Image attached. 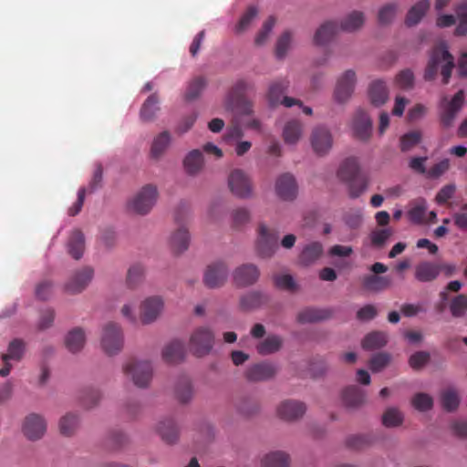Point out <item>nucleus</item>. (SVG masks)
I'll use <instances>...</instances> for the list:
<instances>
[{"label": "nucleus", "mask_w": 467, "mask_h": 467, "mask_svg": "<svg viewBox=\"0 0 467 467\" xmlns=\"http://www.w3.org/2000/svg\"><path fill=\"white\" fill-rule=\"evenodd\" d=\"M440 67L442 83L448 84L454 67V57L449 52L444 42H441L432 48L425 68L424 79L428 81L433 80L438 74Z\"/></svg>", "instance_id": "obj_1"}, {"label": "nucleus", "mask_w": 467, "mask_h": 467, "mask_svg": "<svg viewBox=\"0 0 467 467\" xmlns=\"http://www.w3.org/2000/svg\"><path fill=\"white\" fill-rule=\"evenodd\" d=\"M122 369L125 376L138 388H148L152 379L153 369L148 361L130 359Z\"/></svg>", "instance_id": "obj_2"}, {"label": "nucleus", "mask_w": 467, "mask_h": 467, "mask_svg": "<svg viewBox=\"0 0 467 467\" xmlns=\"http://www.w3.org/2000/svg\"><path fill=\"white\" fill-rule=\"evenodd\" d=\"M101 348L109 356L117 355L123 348V333L120 327L109 322L103 327Z\"/></svg>", "instance_id": "obj_3"}, {"label": "nucleus", "mask_w": 467, "mask_h": 467, "mask_svg": "<svg viewBox=\"0 0 467 467\" xmlns=\"http://www.w3.org/2000/svg\"><path fill=\"white\" fill-rule=\"evenodd\" d=\"M157 197V188L148 184L129 202V209L138 214H147L154 206Z\"/></svg>", "instance_id": "obj_4"}, {"label": "nucleus", "mask_w": 467, "mask_h": 467, "mask_svg": "<svg viewBox=\"0 0 467 467\" xmlns=\"http://www.w3.org/2000/svg\"><path fill=\"white\" fill-rule=\"evenodd\" d=\"M214 337L207 327H198L190 337V351L196 357L202 358L208 355L213 347Z\"/></svg>", "instance_id": "obj_5"}, {"label": "nucleus", "mask_w": 467, "mask_h": 467, "mask_svg": "<svg viewBox=\"0 0 467 467\" xmlns=\"http://www.w3.org/2000/svg\"><path fill=\"white\" fill-rule=\"evenodd\" d=\"M278 235L275 231L261 223L258 228L257 252L263 258L271 257L278 247Z\"/></svg>", "instance_id": "obj_6"}, {"label": "nucleus", "mask_w": 467, "mask_h": 467, "mask_svg": "<svg viewBox=\"0 0 467 467\" xmlns=\"http://www.w3.org/2000/svg\"><path fill=\"white\" fill-rule=\"evenodd\" d=\"M464 102L463 90H459L453 98L447 101L444 98L441 102V123L443 127L449 128L452 125L457 113L461 110Z\"/></svg>", "instance_id": "obj_7"}, {"label": "nucleus", "mask_w": 467, "mask_h": 467, "mask_svg": "<svg viewBox=\"0 0 467 467\" xmlns=\"http://www.w3.org/2000/svg\"><path fill=\"white\" fill-rule=\"evenodd\" d=\"M93 275L94 271L89 266L75 271L65 283V291L70 295L81 293L88 287Z\"/></svg>", "instance_id": "obj_8"}, {"label": "nucleus", "mask_w": 467, "mask_h": 467, "mask_svg": "<svg viewBox=\"0 0 467 467\" xmlns=\"http://www.w3.org/2000/svg\"><path fill=\"white\" fill-rule=\"evenodd\" d=\"M288 88V81L281 79L273 82L268 90V101L271 106L284 105L286 108H291L294 105L301 106V101L296 99H293L287 96H284V93Z\"/></svg>", "instance_id": "obj_9"}, {"label": "nucleus", "mask_w": 467, "mask_h": 467, "mask_svg": "<svg viewBox=\"0 0 467 467\" xmlns=\"http://www.w3.org/2000/svg\"><path fill=\"white\" fill-rule=\"evenodd\" d=\"M22 431L30 441L40 440L47 431V421L42 415L30 413L23 421Z\"/></svg>", "instance_id": "obj_10"}, {"label": "nucleus", "mask_w": 467, "mask_h": 467, "mask_svg": "<svg viewBox=\"0 0 467 467\" xmlns=\"http://www.w3.org/2000/svg\"><path fill=\"white\" fill-rule=\"evenodd\" d=\"M229 269L223 262L209 265L203 275V283L209 288L223 286L228 277Z\"/></svg>", "instance_id": "obj_11"}, {"label": "nucleus", "mask_w": 467, "mask_h": 467, "mask_svg": "<svg viewBox=\"0 0 467 467\" xmlns=\"http://www.w3.org/2000/svg\"><path fill=\"white\" fill-rule=\"evenodd\" d=\"M231 192L240 198H249L252 195V184L249 177L239 169L234 170L228 178Z\"/></svg>", "instance_id": "obj_12"}, {"label": "nucleus", "mask_w": 467, "mask_h": 467, "mask_svg": "<svg viewBox=\"0 0 467 467\" xmlns=\"http://www.w3.org/2000/svg\"><path fill=\"white\" fill-rule=\"evenodd\" d=\"M356 73L346 70L337 79L334 96L337 102H346L352 95L356 85Z\"/></svg>", "instance_id": "obj_13"}, {"label": "nucleus", "mask_w": 467, "mask_h": 467, "mask_svg": "<svg viewBox=\"0 0 467 467\" xmlns=\"http://www.w3.org/2000/svg\"><path fill=\"white\" fill-rule=\"evenodd\" d=\"M306 406L303 401L296 400H286L277 407L278 416L285 420H296L304 416Z\"/></svg>", "instance_id": "obj_14"}, {"label": "nucleus", "mask_w": 467, "mask_h": 467, "mask_svg": "<svg viewBox=\"0 0 467 467\" xmlns=\"http://www.w3.org/2000/svg\"><path fill=\"white\" fill-rule=\"evenodd\" d=\"M311 145L317 155L323 156L327 154L333 145L330 131L324 127L316 128L311 135Z\"/></svg>", "instance_id": "obj_15"}, {"label": "nucleus", "mask_w": 467, "mask_h": 467, "mask_svg": "<svg viewBox=\"0 0 467 467\" xmlns=\"http://www.w3.org/2000/svg\"><path fill=\"white\" fill-rule=\"evenodd\" d=\"M259 275L260 272L256 265L244 264L234 270L233 278L237 286L245 287L254 284Z\"/></svg>", "instance_id": "obj_16"}, {"label": "nucleus", "mask_w": 467, "mask_h": 467, "mask_svg": "<svg viewBox=\"0 0 467 467\" xmlns=\"http://www.w3.org/2000/svg\"><path fill=\"white\" fill-rule=\"evenodd\" d=\"M25 344L21 339H14L9 343L7 353L2 355V359L5 363L4 367L0 369V376L6 377L9 375L12 368L10 360L19 361L24 354Z\"/></svg>", "instance_id": "obj_17"}, {"label": "nucleus", "mask_w": 467, "mask_h": 467, "mask_svg": "<svg viewBox=\"0 0 467 467\" xmlns=\"http://www.w3.org/2000/svg\"><path fill=\"white\" fill-rule=\"evenodd\" d=\"M275 191L282 200H294L297 194V185L294 176L290 173H284L279 176L275 182Z\"/></svg>", "instance_id": "obj_18"}, {"label": "nucleus", "mask_w": 467, "mask_h": 467, "mask_svg": "<svg viewBox=\"0 0 467 467\" xmlns=\"http://www.w3.org/2000/svg\"><path fill=\"white\" fill-rule=\"evenodd\" d=\"M353 130L355 137L362 141H367L371 136L372 121L364 110H358L353 119Z\"/></svg>", "instance_id": "obj_19"}, {"label": "nucleus", "mask_w": 467, "mask_h": 467, "mask_svg": "<svg viewBox=\"0 0 467 467\" xmlns=\"http://www.w3.org/2000/svg\"><path fill=\"white\" fill-rule=\"evenodd\" d=\"M163 307V302L159 296H150L143 301L140 306V320L150 324L156 320Z\"/></svg>", "instance_id": "obj_20"}, {"label": "nucleus", "mask_w": 467, "mask_h": 467, "mask_svg": "<svg viewBox=\"0 0 467 467\" xmlns=\"http://www.w3.org/2000/svg\"><path fill=\"white\" fill-rule=\"evenodd\" d=\"M276 373L275 367L269 362H261L249 367L245 376L250 381H263L272 379Z\"/></svg>", "instance_id": "obj_21"}, {"label": "nucleus", "mask_w": 467, "mask_h": 467, "mask_svg": "<svg viewBox=\"0 0 467 467\" xmlns=\"http://www.w3.org/2000/svg\"><path fill=\"white\" fill-rule=\"evenodd\" d=\"M157 433L167 444H174L179 440L180 429L173 419H164L157 425Z\"/></svg>", "instance_id": "obj_22"}, {"label": "nucleus", "mask_w": 467, "mask_h": 467, "mask_svg": "<svg viewBox=\"0 0 467 467\" xmlns=\"http://www.w3.org/2000/svg\"><path fill=\"white\" fill-rule=\"evenodd\" d=\"M441 273L439 265L423 261L415 266L414 276L421 283H429L434 281Z\"/></svg>", "instance_id": "obj_23"}, {"label": "nucleus", "mask_w": 467, "mask_h": 467, "mask_svg": "<svg viewBox=\"0 0 467 467\" xmlns=\"http://www.w3.org/2000/svg\"><path fill=\"white\" fill-rule=\"evenodd\" d=\"M361 173L359 163L354 157L344 160L337 171V178L344 183Z\"/></svg>", "instance_id": "obj_24"}, {"label": "nucleus", "mask_w": 467, "mask_h": 467, "mask_svg": "<svg viewBox=\"0 0 467 467\" xmlns=\"http://www.w3.org/2000/svg\"><path fill=\"white\" fill-rule=\"evenodd\" d=\"M368 97L373 106L384 105L389 99V89L386 83L380 79L372 81L368 88Z\"/></svg>", "instance_id": "obj_25"}, {"label": "nucleus", "mask_w": 467, "mask_h": 467, "mask_svg": "<svg viewBox=\"0 0 467 467\" xmlns=\"http://www.w3.org/2000/svg\"><path fill=\"white\" fill-rule=\"evenodd\" d=\"M86 343V333L81 327H74L65 337L67 349L75 354L82 350Z\"/></svg>", "instance_id": "obj_26"}, {"label": "nucleus", "mask_w": 467, "mask_h": 467, "mask_svg": "<svg viewBox=\"0 0 467 467\" xmlns=\"http://www.w3.org/2000/svg\"><path fill=\"white\" fill-rule=\"evenodd\" d=\"M184 357L185 348L183 343L180 340L171 341L162 350L163 360L170 364L181 362Z\"/></svg>", "instance_id": "obj_27"}, {"label": "nucleus", "mask_w": 467, "mask_h": 467, "mask_svg": "<svg viewBox=\"0 0 467 467\" xmlns=\"http://www.w3.org/2000/svg\"><path fill=\"white\" fill-rule=\"evenodd\" d=\"M171 141V137L169 131L165 130L154 137L150 155L153 160H160L169 148Z\"/></svg>", "instance_id": "obj_28"}, {"label": "nucleus", "mask_w": 467, "mask_h": 467, "mask_svg": "<svg viewBox=\"0 0 467 467\" xmlns=\"http://www.w3.org/2000/svg\"><path fill=\"white\" fill-rule=\"evenodd\" d=\"M362 285L364 289L377 293L390 287L391 279L389 276H380L379 275H367L362 279Z\"/></svg>", "instance_id": "obj_29"}, {"label": "nucleus", "mask_w": 467, "mask_h": 467, "mask_svg": "<svg viewBox=\"0 0 467 467\" xmlns=\"http://www.w3.org/2000/svg\"><path fill=\"white\" fill-rule=\"evenodd\" d=\"M267 296L259 291L249 292L240 298V308L244 311H251L260 307L267 302Z\"/></svg>", "instance_id": "obj_30"}, {"label": "nucleus", "mask_w": 467, "mask_h": 467, "mask_svg": "<svg viewBox=\"0 0 467 467\" xmlns=\"http://www.w3.org/2000/svg\"><path fill=\"white\" fill-rule=\"evenodd\" d=\"M430 8L429 0H420L407 13L405 24L407 26L418 25Z\"/></svg>", "instance_id": "obj_31"}, {"label": "nucleus", "mask_w": 467, "mask_h": 467, "mask_svg": "<svg viewBox=\"0 0 467 467\" xmlns=\"http://www.w3.org/2000/svg\"><path fill=\"white\" fill-rule=\"evenodd\" d=\"M340 26L334 21H327L322 24L314 36V42L317 45H326L337 34Z\"/></svg>", "instance_id": "obj_32"}, {"label": "nucleus", "mask_w": 467, "mask_h": 467, "mask_svg": "<svg viewBox=\"0 0 467 467\" xmlns=\"http://www.w3.org/2000/svg\"><path fill=\"white\" fill-rule=\"evenodd\" d=\"M323 245L319 242H312L306 244L299 254V262L303 265L314 264L323 254Z\"/></svg>", "instance_id": "obj_33"}, {"label": "nucleus", "mask_w": 467, "mask_h": 467, "mask_svg": "<svg viewBox=\"0 0 467 467\" xmlns=\"http://www.w3.org/2000/svg\"><path fill=\"white\" fill-rule=\"evenodd\" d=\"M284 340L278 335H269L256 346V351L262 356H267L279 351Z\"/></svg>", "instance_id": "obj_34"}, {"label": "nucleus", "mask_w": 467, "mask_h": 467, "mask_svg": "<svg viewBox=\"0 0 467 467\" xmlns=\"http://www.w3.org/2000/svg\"><path fill=\"white\" fill-rule=\"evenodd\" d=\"M85 249L84 234L79 230H74L68 239V254L76 260L82 257Z\"/></svg>", "instance_id": "obj_35"}, {"label": "nucleus", "mask_w": 467, "mask_h": 467, "mask_svg": "<svg viewBox=\"0 0 467 467\" xmlns=\"http://www.w3.org/2000/svg\"><path fill=\"white\" fill-rule=\"evenodd\" d=\"M183 166L189 175H196L203 167V156L200 150H191L183 160Z\"/></svg>", "instance_id": "obj_36"}, {"label": "nucleus", "mask_w": 467, "mask_h": 467, "mask_svg": "<svg viewBox=\"0 0 467 467\" xmlns=\"http://www.w3.org/2000/svg\"><path fill=\"white\" fill-rule=\"evenodd\" d=\"M329 312L325 309L306 307L301 310L296 317L300 324L315 323L329 317Z\"/></svg>", "instance_id": "obj_37"}, {"label": "nucleus", "mask_w": 467, "mask_h": 467, "mask_svg": "<svg viewBox=\"0 0 467 467\" xmlns=\"http://www.w3.org/2000/svg\"><path fill=\"white\" fill-rule=\"evenodd\" d=\"M159 98L156 93L150 95L140 108V117L144 122L152 121L160 110Z\"/></svg>", "instance_id": "obj_38"}, {"label": "nucleus", "mask_w": 467, "mask_h": 467, "mask_svg": "<svg viewBox=\"0 0 467 467\" xmlns=\"http://www.w3.org/2000/svg\"><path fill=\"white\" fill-rule=\"evenodd\" d=\"M344 404L348 408H356L365 401V393L357 386L346 388L342 392Z\"/></svg>", "instance_id": "obj_39"}, {"label": "nucleus", "mask_w": 467, "mask_h": 467, "mask_svg": "<svg viewBox=\"0 0 467 467\" xmlns=\"http://www.w3.org/2000/svg\"><path fill=\"white\" fill-rule=\"evenodd\" d=\"M348 188V196L351 199H357L361 196L368 189V178L361 173L358 177L345 182Z\"/></svg>", "instance_id": "obj_40"}, {"label": "nucleus", "mask_w": 467, "mask_h": 467, "mask_svg": "<svg viewBox=\"0 0 467 467\" xmlns=\"http://www.w3.org/2000/svg\"><path fill=\"white\" fill-rule=\"evenodd\" d=\"M79 426L78 414L68 412L60 418L58 422L59 431L62 435L70 437L75 434Z\"/></svg>", "instance_id": "obj_41"}, {"label": "nucleus", "mask_w": 467, "mask_h": 467, "mask_svg": "<svg viewBox=\"0 0 467 467\" xmlns=\"http://www.w3.org/2000/svg\"><path fill=\"white\" fill-rule=\"evenodd\" d=\"M190 235L185 228H179L172 234L170 244L175 254H181L188 249Z\"/></svg>", "instance_id": "obj_42"}, {"label": "nucleus", "mask_w": 467, "mask_h": 467, "mask_svg": "<svg viewBox=\"0 0 467 467\" xmlns=\"http://www.w3.org/2000/svg\"><path fill=\"white\" fill-rule=\"evenodd\" d=\"M207 86V79L202 76L194 77L186 88L184 99L187 101H192L198 99Z\"/></svg>", "instance_id": "obj_43"}, {"label": "nucleus", "mask_w": 467, "mask_h": 467, "mask_svg": "<svg viewBox=\"0 0 467 467\" xmlns=\"http://www.w3.org/2000/svg\"><path fill=\"white\" fill-rule=\"evenodd\" d=\"M261 463L262 467H288L290 457L284 451H272L265 455Z\"/></svg>", "instance_id": "obj_44"}, {"label": "nucleus", "mask_w": 467, "mask_h": 467, "mask_svg": "<svg viewBox=\"0 0 467 467\" xmlns=\"http://www.w3.org/2000/svg\"><path fill=\"white\" fill-rule=\"evenodd\" d=\"M236 410L244 417H251L259 411L258 401L252 397H242L234 403Z\"/></svg>", "instance_id": "obj_45"}, {"label": "nucleus", "mask_w": 467, "mask_h": 467, "mask_svg": "<svg viewBox=\"0 0 467 467\" xmlns=\"http://www.w3.org/2000/svg\"><path fill=\"white\" fill-rule=\"evenodd\" d=\"M365 21L364 14L359 11H352L340 23V29L346 32H353L359 29Z\"/></svg>", "instance_id": "obj_46"}, {"label": "nucleus", "mask_w": 467, "mask_h": 467, "mask_svg": "<svg viewBox=\"0 0 467 467\" xmlns=\"http://www.w3.org/2000/svg\"><path fill=\"white\" fill-rule=\"evenodd\" d=\"M387 342L388 335L385 332L374 331L364 337L362 347L365 349L373 350L384 347Z\"/></svg>", "instance_id": "obj_47"}, {"label": "nucleus", "mask_w": 467, "mask_h": 467, "mask_svg": "<svg viewBox=\"0 0 467 467\" xmlns=\"http://www.w3.org/2000/svg\"><path fill=\"white\" fill-rule=\"evenodd\" d=\"M302 134V124L298 120L287 122L283 130L284 140L287 144H296Z\"/></svg>", "instance_id": "obj_48"}, {"label": "nucleus", "mask_w": 467, "mask_h": 467, "mask_svg": "<svg viewBox=\"0 0 467 467\" xmlns=\"http://www.w3.org/2000/svg\"><path fill=\"white\" fill-rule=\"evenodd\" d=\"M175 394L178 400L182 403L189 402L192 396L193 390L190 379L186 377L182 378L176 386Z\"/></svg>", "instance_id": "obj_49"}, {"label": "nucleus", "mask_w": 467, "mask_h": 467, "mask_svg": "<svg viewBox=\"0 0 467 467\" xmlns=\"http://www.w3.org/2000/svg\"><path fill=\"white\" fill-rule=\"evenodd\" d=\"M426 212V201L424 199H420L417 200L413 206L409 210L408 217L413 223L420 224L425 222Z\"/></svg>", "instance_id": "obj_50"}, {"label": "nucleus", "mask_w": 467, "mask_h": 467, "mask_svg": "<svg viewBox=\"0 0 467 467\" xmlns=\"http://www.w3.org/2000/svg\"><path fill=\"white\" fill-rule=\"evenodd\" d=\"M404 416L397 408H389L382 415V424L387 428H395L402 424Z\"/></svg>", "instance_id": "obj_51"}, {"label": "nucleus", "mask_w": 467, "mask_h": 467, "mask_svg": "<svg viewBox=\"0 0 467 467\" xmlns=\"http://www.w3.org/2000/svg\"><path fill=\"white\" fill-rule=\"evenodd\" d=\"M450 311L453 317H462L467 313V296L460 294L450 304Z\"/></svg>", "instance_id": "obj_52"}, {"label": "nucleus", "mask_w": 467, "mask_h": 467, "mask_svg": "<svg viewBox=\"0 0 467 467\" xmlns=\"http://www.w3.org/2000/svg\"><path fill=\"white\" fill-rule=\"evenodd\" d=\"M460 403L458 392L454 389H448L441 393V405L447 411L455 410Z\"/></svg>", "instance_id": "obj_53"}, {"label": "nucleus", "mask_w": 467, "mask_h": 467, "mask_svg": "<svg viewBox=\"0 0 467 467\" xmlns=\"http://www.w3.org/2000/svg\"><path fill=\"white\" fill-rule=\"evenodd\" d=\"M258 14V10L255 6H249L244 14L241 16L239 22L234 27V32L236 34H242L251 25L253 20L256 17Z\"/></svg>", "instance_id": "obj_54"}, {"label": "nucleus", "mask_w": 467, "mask_h": 467, "mask_svg": "<svg viewBox=\"0 0 467 467\" xmlns=\"http://www.w3.org/2000/svg\"><path fill=\"white\" fill-rule=\"evenodd\" d=\"M145 269L140 264L131 265L127 274V284L130 287H135L142 282Z\"/></svg>", "instance_id": "obj_55"}, {"label": "nucleus", "mask_w": 467, "mask_h": 467, "mask_svg": "<svg viewBox=\"0 0 467 467\" xmlns=\"http://www.w3.org/2000/svg\"><path fill=\"white\" fill-rule=\"evenodd\" d=\"M391 357L389 353L379 352L372 356L368 367L372 372H379L390 362Z\"/></svg>", "instance_id": "obj_56"}, {"label": "nucleus", "mask_w": 467, "mask_h": 467, "mask_svg": "<svg viewBox=\"0 0 467 467\" xmlns=\"http://www.w3.org/2000/svg\"><path fill=\"white\" fill-rule=\"evenodd\" d=\"M391 234L392 230L390 228L373 230L369 234L371 245L378 248L382 247Z\"/></svg>", "instance_id": "obj_57"}, {"label": "nucleus", "mask_w": 467, "mask_h": 467, "mask_svg": "<svg viewBox=\"0 0 467 467\" xmlns=\"http://www.w3.org/2000/svg\"><path fill=\"white\" fill-rule=\"evenodd\" d=\"M421 140V132L419 130L410 131L400 138L401 151H408L420 143Z\"/></svg>", "instance_id": "obj_58"}, {"label": "nucleus", "mask_w": 467, "mask_h": 467, "mask_svg": "<svg viewBox=\"0 0 467 467\" xmlns=\"http://www.w3.org/2000/svg\"><path fill=\"white\" fill-rule=\"evenodd\" d=\"M100 392L93 388L85 389L82 391L80 400L81 403L87 409L94 407L100 400Z\"/></svg>", "instance_id": "obj_59"}, {"label": "nucleus", "mask_w": 467, "mask_h": 467, "mask_svg": "<svg viewBox=\"0 0 467 467\" xmlns=\"http://www.w3.org/2000/svg\"><path fill=\"white\" fill-rule=\"evenodd\" d=\"M412 406L420 410L426 411L432 408V398L426 393H417L411 400Z\"/></svg>", "instance_id": "obj_60"}, {"label": "nucleus", "mask_w": 467, "mask_h": 467, "mask_svg": "<svg viewBox=\"0 0 467 467\" xmlns=\"http://www.w3.org/2000/svg\"><path fill=\"white\" fill-rule=\"evenodd\" d=\"M274 284L277 288L286 291L292 292L296 289V284L291 275H275Z\"/></svg>", "instance_id": "obj_61"}, {"label": "nucleus", "mask_w": 467, "mask_h": 467, "mask_svg": "<svg viewBox=\"0 0 467 467\" xmlns=\"http://www.w3.org/2000/svg\"><path fill=\"white\" fill-rule=\"evenodd\" d=\"M398 5L396 4H388L384 6H382L378 15V19L379 24L381 25H388L389 24L397 12Z\"/></svg>", "instance_id": "obj_62"}, {"label": "nucleus", "mask_w": 467, "mask_h": 467, "mask_svg": "<svg viewBox=\"0 0 467 467\" xmlns=\"http://www.w3.org/2000/svg\"><path fill=\"white\" fill-rule=\"evenodd\" d=\"M430 358L431 356L428 352L417 351L410 357L409 364L413 369L418 370L422 368L430 361Z\"/></svg>", "instance_id": "obj_63"}, {"label": "nucleus", "mask_w": 467, "mask_h": 467, "mask_svg": "<svg viewBox=\"0 0 467 467\" xmlns=\"http://www.w3.org/2000/svg\"><path fill=\"white\" fill-rule=\"evenodd\" d=\"M370 443L371 440L366 435H352L346 441L347 446L353 450H361Z\"/></svg>", "instance_id": "obj_64"}]
</instances>
